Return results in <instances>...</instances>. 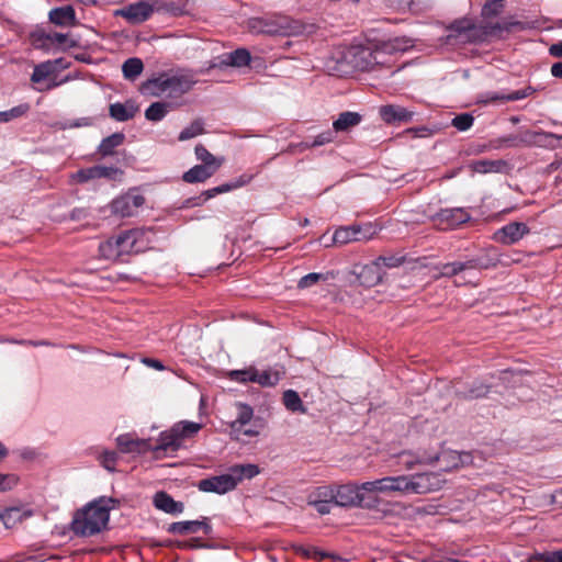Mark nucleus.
I'll use <instances>...</instances> for the list:
<instances>
[{"mask_svg": "<svg viewBox=\"0 0 562 562\" xmlns=\"http://www.w3.org/2000/svg\"><path fill=\"white\" fill-rule=\"evenodd\" d=\"M119 501L102 496L77 510L71 521V530L79 537H91L104 530L109 524L110 510Z\"/></svg>", "mask_w": 562, "mask_h": 562, "instance_id": "f257e3e1", "label": "nucleus"}, {"mask_svg": "<svg viewBox=\"0 0 562 562\" xmlns=\"http://www.w3.org/2000/svg\"><path fill=\"white\" fill-rule=\"evenodd\" d=\"M260 472L256 464H236L222 475L200 480L198 488L204 493L225 494L236 488L243 480H250Z\"/></svg>", "mask_w": 562, "mask_h": 562, "instance_id": "f03ea898", "label": "nucleus"}, {"mask_svg": "<svg viewBox=\"0 0 562 562\" xmlns=\"http://www.w3.org/2000/svg\"><path fill=\"white\" fill-rule=\"evenodd\" d=\"M193 85L194 81L187 75H162L145 81L140 87V92L149 97L179 98L189 92Z\"/></svg>", "mask_w": 562, "mask_h": 562, "instance_id": "7ed1b4c3", "label": "nucleus"}, {"mask_svg": "<svg viewBox=\"0 0 562 562\" xmlns=\"http://www.w3.org/2000/svg\"><path fill=\"white\" fill-rule=\"evenodd\" d=\"M248 25L255 33L272 36H291L300 33V26L289 16L255 18L249 20Z\"/></svg>", "mask_w": 562, "mask_h": 562, "instance_id": "20e7f679", "label": "nucleus"}, {"mask_svg": "<svg viewBox=\"0 0 562 562\" xmlns=\"http://www.w3.org/2000/svg\"><path fill=\"white\" fill-rule=\"evenodd\" d=\"M153 237L151 228H133L115 236L122 258L125 255L139 254L148 249Z\"/></svg>", "mask_w": 562, "mask_h": 562, "instance_id": "39448f33", "label": "nucleus"}, {"mask_svg": "<svg viewBox=\"0 0 562 562\" xmlns=\"http://www.w3.org/2000/svg\"><path fill=\"white\" fill-rule=\"evenodd\" d=\"M401 493L427 494L441 488L443 480L435 472L417 473L413 475H400Z\"/></svg>", "mask_w": 562, "mask_h": 562, "instance_id": "423d86ee", "label": "nucleus"}, {"mask_svg": "<svg viewBox=\"0 0 562 562\" xmlns=\"http://www.w3.org/2000/svg\"><path fill=\"white\" fill-rule=\"evenodd\" d=\"M411 47H413L412 41L405 37H395L386 42H383L374 50L371 49V57H369L371 70H374L376 67L380 66H387V55L404 53Z\"/></svg>", "mask_w": 562, "mask_h": 562, "instance_id": "0eeeda50", "label": "nucleus"}, {"mask_svg": "<svg viewBox=\"0 0 562 562\" xmlns=\"http://www.w3.org/2000/svg\"><path fill=\"white\" fill-rule=\"evenodd\" d=\"M145 203V198L136 190H131L127 193L113 200L111 204L112 212L121 217H130L137 213L138 209Z\"/></svg>", "mask_w": 562, "mask_h": 562, "instance_id": "6e6552de", "label": "nucleus"}, {"mask_svg": "<svg viewBox=\"0 0 562 562\" xmlns=\"http://www.w3.org/2000/svg\"><path fill=\"white\" fill-rule=\"evenodd\" d=\"M335 505L340 507L369 506L360 485L344 484L335 487Z\"/></svg>", "mask_w": 562, "mask_h": 562, "instance_id": "1a4fd4ad", "label": "nucleus"}, {"mask_svg": "<svg viewBox=\"0 0 562 562\" xmlns=\"http://www.w3.org/2000/svg\"><path fill=\"white\" fill-rule=\"evenodd\" d=\"M155 12L154 5L138 1L114 11L115 16L124 18L131 24H140L147 21Z\"/></svg>", "mask_w": 562, "mask_h": 562, "instance_id": "9d476101", "label": "nucleus"}, {"mask_svg": "<svg viewBox=\"0 0 562 562\" xmlns=\"http://www.w3.org/2000/svg\"><path fill=\"white\" fill-rule=\"evenodd\" d=\"M371 225L364 227L359 225L344 226L335 231L333 236L334 244H348L351 241H360L370 239L373 235Z\"/></svg>", "mask_w": 562, "mask_h": 562, "instance_id": "9b49d317", "label": "nucleus"}, {"mask_svg": "<svg viewBox=\"0 0 562 562\" xmlns=\"http://www.w3.org/2000/svg\"><path fill=\"white\" fill-rule=\"evenodd\" d=\"M352 274L356 276V280L360 285L371 288L382 281L384 272L378 267L375 261H372L368 265L356 266Z\"/></svg>", "mask_w": 562, "mask_h": 562, "instance_id": "f8f14e48", "label": "nucleus"}, {"mask_svg": "<svg viewBox=\"0 0 562 562\" xmlns=\"http://www.w3.org/2000/svg\"><path fill=\"white\" fill-rule=\"evenodd\" d=\"M379 114L386 124L394 125L409 123L414 116L413 111H409L408 109L397 104H386L380 106Z\"/></svg>", "mask_w": 562, "mask_h": 562, "instance_id": "ddd939ff", "label": "nucleus"}, {"mask_svg": "<svg viewBox=\"0 0 562 562\" xmlns=\"http://www.w3.org/2000/svg\"><path fill=\"white\" fill-rule=\"evenodd\" d=\"M530 229L525 223L512 222L495 233V239L504 245H513L529 234Z\"/></svg>", "mask_w": 562, "mask_h": 562, "instance_id": "4468645a", "label": "nucleus"}, {"mask_svg": "<svg viewBox=\"0 0 562 562\" xmlns=\"http://www.w3.org/2000/svg\"><path fill=\"white\" fill-rule=\"evenodd\" d=\"M401 482L398 476H385L374 481H368L360 485L362 493H382L401 492Z\"/></svg>", "mask_w": 562, "mask_h": 562, "instance_id": "2eb2a0df", "label": "nucleus"}, {"mask_svg": "<svg viewBox=\"0 0 562 562\" xmlns=\"http://www.w3.org/2000/svg\"><path fill=\"white\" fill-rule=\"evenodd\" d=\"M200 530L204 535L212 532V526L207 522V518H203V520L177 521L170 524L167 528V531L173 535L196 533Z\"/></svg>", "mask_w": 562, "mask_h": 562, "instance_id": "dca6fc26", "label": "nucleus"}, {"mask_svg": "<svg viewBox=\"0 0 562 562\" xmlns=\"http://www.w3.org/2000/svg\"><path fill=\"white\" fill-rule=\"evenodd\" d=\"M116 445L119 450L123 453H144L151 450V446L147 440L134 438L130 434L120 435L116 438Z\"/></svg>", "mask_w": 562, "mask_h": 562, "instance_id": "f3484780", "label": "nucleus"}, {"mask_svg": "<svg viewBox=\"0 0 562 562\" xmlns=\"http://www.w3.org/2000/svg\"><path fill=\"white\" fill-rule=\"evenodd\" d=\"M138 111L139 106L133 100H126L124 103H112L109 106V115L117 122L132 120Z\"/></svg>", "mask_w": 562, "mask_h": 562, "instance_id": "a211bd4d", "label": "nucleus"}, {"mask_svg": "<svg viewBox=\"0 0 562 562\" xmlns=\"http://www.w3.org/2000/svg\"><path fill=\"white\" fill-rule=\"evenodd\" d=\"M371 49L362 46L349 47V58L351 60V74L355 71H371Z\"/></svg>", "mask_w": 562, "mask_h": 562, "instance_id": "6ab92c4d", "label": "nucleus"}, {"mask_svg": "<svg viewBox=\"0 0 562 562\" xmlns=\"http://www.w3.org/2000/svg\"><path fill=\"white\" fill-rule=\"evenodd\" d=\"M48 19L50 23L57 26H74L77 24L76 11L72 5L52 9Z\"/></svg>", "mask_w": 562, "mask_h": 562, "instance_id": "aec40b11", "label": "nucleus"}, {"mask_svg": "<svg viewBox=\"0 0 562 562\" xmlns=\"http://www.w3.org/2000/svg\"><path fill=\"white\" fill-rule=\"evenodd\" d=\"M154 9L157 13H165L171 16H182L189 13V0H175V1H161L156 0L154 2Z\"/></svg>", "mask_w": 562, "mask_h": 562, "instance_id": "412c9836", "label": "nucleus"}, {"mask_svg": "<svg viewBox=\"0 0 562 562\" xmlns=\"http://www.w3.org/2000/svg\"><path fill=\"white\" fill-rule=\"evenodd\" d=\"M251 56L248 49L237 48L234 52L225 54L221 57L218 64H213L211 67H244L249 65Z\"/></svg>", "mask_w": 562, "mask_h": 562, "instance_id": "4be33fe9", "label": "nucleus"}, {"mask_svg": "<svg viewBox=\"0 0 562 562\" xmlns=\"http://www.w3.org/2000/svg\"><path fill=\"white\" fill-rule=\"evenodd\" d=\"M437 217L440 223H446L451 228L467 223L471 218L468 211L462 207L441 210Z\"/></svg>", "mask_w": 562, "mask_h": 562, "instance_id": "5701e85b", "label": "nucleus"}, {"mask_svg": "<svg viewBox=\"0 0 562 562\" xmlns=\"http://www.w3.org/2000/svg\"><path fill=\"white\" fill-rule=\"evenodd\" d=\"M182 446V442L177 435L176 431H173V426L162 431L159 436L158 443L155 447H151V450L155 452L164 451V452H175L179 450Z\"/></svg>", "mask_w": 562, "mask_h": 562, "instance_id": "b1692460", "label": "nucleus"}, {"mask_svg": "<svg viewBox=\"0 0 562 562\" xmlns=\"http://www.w3.org/2000/svg\"><path fill=\"white\" fill-rule=\"evenodd\" d=\"M471 166L479 173H506L509 170V164L504 159H480L473 161Z\"/></svg>", "mask_w": 562, "mask_h": 562, "instance_id": "393cba45", "label": "nucleus"}, {"mask_svg": "<svg viewBox=\"0 0 562 562\" xmlns=\"http://www.w3.org/2000/svg\"><path fill=\"white\" fill-rule=\"evenodd\" d=\"M154 505L158 509L172 515L181 514L184 509L183 503L175 501L166 492H158L155 494Z\"/></svg>", "mask_w": 562, "mask_h": 562, "instance_id": "a878e982", "label": "nucleus"}, {"mask_svg": "<svg viewBox=\"0 0 562 562\" xmlns=\"http://www.w3.org/2000/svg\"><path fill=\"white\" fill-rule=\"evenodd\" d=\"M450 31L457 33L463 42H475L474 38L479 34V26L470 20H458L450 25Z\"/></svg>", "mask_w": 562, "mask_h": 562, "instance_id": "bb28decb", "label": "nucleus"}, {"mask_svg": "<svg viewBox=\"0 0 562 562\" xmlns=\"http://www.w3.org/2000/svg\"><path fill=\"white\" fill-rule=\"evenodd\" d=\"M334 66H328L339 77L351 75V60L349 58V47L339 49L333 57Z\"/></svg>", "mask_w": 562, "mask_h": 562, "instance_id": "cd10ccee", "label": "nucleus"}, {"mask_svg": "<svg viewBox=\"0 0 562 562\" xmlns=\"http://www.w3.org/2000/svg\"><path fill=\"white\" fill-rule=\"evenodd\" d=\"M252 178H254V176L250 173H243L238 178H236L227 183H223L218 187L206 190V193H205L206 198H214L217 194L226 193L232 190L241 188V187L248 184L252 180Z\"/></svg>", "mask_w": 562, "mask_h": 562, "instance_id": "c85d7f7f", "label": "nucleus"}, {"mask_svg": "<svg viewBox=\"0 0 562 562\" xmlns=\"http://www.w3.org/2000/svg\"><path fill=\"white\" fill-rule=\"evenodd\" d=\"M440 458L441 456L438 453L427 454L426 452L417 454L403 452L401 454L402 463L407 470H412L416 464H431L439 461Z\"/></svg>", "mask_w": 562, "mask_h": 562, "instance_id": "c756f323", "label": "nucleus"}, {"mask_svg": "<svg viewBox=\"0 0 562 562\" xmlns=\"http://www.w3.org/2000/svg\"><path fill=\"white\" fill-rule=\"evenodd\" d=\"M490 385L482 381H473L469 386L457 390V395L463 400H476L485 397L490 393Z\"/></svg>", "mask_w": 562, "mask_h": 562, "instance_id": "7c9ffc66", "label": "nucleus"}, {"mask_svg": "<svg viewBox=\"0 0 562 562\" xmlns=\"http://www.w3.org/2000/svg\"><path fill=\"white\" fill-rule=\"evenodd\" d=\"M215 173L216 171L212 170L210 166L205 167L204 165L200 164L186 171L182 176V180L187 183H199L206 181Z\"/></svg>", "mask_w": 562, "mask_h": 562, "instance_id": "2f4dec72", "label": "nucleus"}, {"mask_svg": "<svg viewBox=\"0 0 562 562\" xmlns=\"http://www.w3.org/2000/svg\"><path fill=\"white\" fill-rule=\"evenodd\" d=\"M335 130L331 131V130H327L321 134H318L317 136H315V138L313 139V142H302L300 144H296V145H290L289 146V149L290 151L292 153H296V151H304L308 148H312V147H317V146H323L325 144H328V143H331L335 138Z\"/></svg>", "mask_w": 562, "mask_h": 562, "instance_id": "473e14b6", "label": "nucleus"}, {"mask_svg": "<svg viewBox=\"0 0 562 562\" xmlns=\"http://www.w3.org/2000/svg\"><path fill=\"white\" fill-rule=\"evenodd\" d=\"M362 116L357 112L346 111L339 114L338 119L334 121L333 128L335 132H346L349 128L358 125Z\"/></svg>", "mask_w": 562, "mask_h": 562, "instance_id": "72a5a7b5", "label": "nucleus"}, {"mask_svg": "<svg viewBox=\"0 0 562 562\" xmlns=\"http://www.w3.org/2000/svg\"><path fill=\"white\" fill-rule=\"evenodd\" d=\"M194 153H195L196 159L200 160L201 164L204 165L205 167L210 166V168L212 170L217 171L224 162V158L215 157L202 144H198L195 146Z\"/></svg>", "mask_w": 562, "mask_h": 562, "instance_id": "f704fd0d", "label": "nucleus"}, {"mask_svg": "<svg viewBox=\"0 0 562 562\" xmlns=\"http://www.w3.org/2000/svg\"><path fill=\"white\" fill-rule=\"evenodd\" d=\"M30 516L31 512H22L19 507H10L0 512V520L3 522L5 528H12L18 522Z\"/></svg>", "mask_w": 562, "mask_h": 562, "instance_id": "c9c22d12", "label": "nucleus"}, {"mask_svg": "<svg viewBox=\"0 0 562 562\" xmlns=\"http://www.w3.org/2000/svg\"><path fill=\"white\" fill-rule=\"evenodd\" d=\"M99 252H100V256L104 259L119 260L121 262L124 261V259L122 258V255L120 252L119 244H117L115 236H112L109 239H106L105 241H102L99 245Z\"/></svg>", "mask_w": 562, "mask_h": 562, "instance_id": "e433bc0d", "label": "nucleus"}, {"mask_svg": "<svg viewBox=\"0 0 562 562\" xmlns=\"http://www.w3.org/2000/svg\"><path fill=\"white\" fill-rule=\"evenodd\" d=\"M125 136L123 133H114L102 139L98 147V153L102 157L111 156L114 154V149L123 144Z\"/></svg>", "mask_w": 562, "mask_h": 562, "instance_id": "4c0bfd02", "label": "nucleus"}, {"mask_svg": "<svg viewBox=\"0 0 562 562\" xmlns=\"http://www.w3.org/2000/svg\"><path fill=\"white\" fill-rule=\"evenodd\" d=\"M172 109L171 102H154L145 111V117L151 122L161 121Z\"/></svg>", "mask_w": 562, "mask_h": 562, "instance_id": "58836bf2", "label": "nucleus"}, {"mask_svg": "<svg viewBox=\"0 0 562 562\" xmlns=\"http://www.w3.org/2000/svg\"><path fill=\"white\" fill-rule=\"evenodd\" d=\"M201 428H202V424L189 422V420H181L173 425V431L177 432L181 442L184 439L192 438L194 435H196L201 430Z\"/></svg>", "mask_w": 562, "mask_h": 562, "instance_id": "ea45409f", "label": "nucleus"}, {"mask_svg": "<svg viewBox=\"0 0 562 562\" xmlns=\"http://www.w3.org/2000/svg\"><path fill=\"white\" fill-rule=\"evenodd\" d=\"M144 70L143 61L137 57H132L123 63V76L127 80H135Z\"/></svg>", "mask_w": 562, "mask_h": 562, "instance_id": "a19ab883", "label": "nucleus"}, {"mask_svg": "<svg viewBox=\"0 0 562 562\" xmlns=\"http://www.w3.org/2000/svg\"><path fill=\"white\" fill-rule=\"evenodd\" d=\"M512 24L508 23H487L479 26V34L474 41L483 42L487 36L501 34L504 31H509Z\"/></svg>", "mask_w": 562, "mask_h": 562, "instance_id": "79ce46f5", "label": "nucleus"}, {"mask_svg": "<svg viewBox=\"0 0 562 562\" xmlns=\"http://www.w3.org/2000/svg\"><path fill=\"white\" fill-rule=\"evenodd\" d=\"M283 404L286 407V409L293 412V413H305L306 409L303 405V402L296 391L293 390H286L283 393Z\"/></svg>", "mask_w": 562, "mask_h": 562, "instance_id": "37998d69", "label": "nucleus"}, {"mask_svg": "<svg viewBox=\"0 0 562 562\" xmlns=\"http://www.w3.org/2000/svg\"><path fill=\"white\" fill-rule=\"evenodd\" d=\"M474 260L476 262L477 270L490 269L496 267L498 263V258L494 250H485L477 254L474 256Z\"/></svg>", "mask_w": 562, "mask_h": 562, "instance_id": "c03bdc74", "label": "nucleus"}, {"mask_svg": "<svg viewBox=\"0 0 562 562\" xmlns=\"http://www.w3.org/2000/svg\"><path fill=\"white\" fill-rule=\"evenodd\" d=\"M238 413L236 420L232 424V428L234 430H239L241 426L248 424L252 416H254V409L251 406L247 404L239 403L237 405Z\"/></svg>", "mask_w": 562, "mask_h": 562, "instance_id": "a18cd8bd", "label": "nucleus"}, {"mask_svg": "<svg viewBox=\"0 0 562 562\" xmlns=\"http://www.w3.org/2000/svg\"><path fill=\"white\" fill-rule=\"evenodd\" d=\"M281 380V376L279 372H272V371H262L259 372L255 369V379L254 382L260 384L261 386H274L279 383Z\"/></svg>", "mask_w": 562, "mask_h": 562, "instance_id": "49530a36", "label": "nucleus"}, {"mask_svg": "<svg viewBox=\"0 0 562 562\" xmlns=\"http://www.w3.org/2000/svg\"><path fill=\"white\" fill-rule=\"evenodd\" d=\"M31 106L29 103H22L16 106H13L10 110L0 112V123L1 122H10L12 120L19 119L21 116H24L29 111Z\"/></svg>", "mask_w": 562, "mask_h": 562, "instance_id": "de8ad7c7", "label": "nucleus"}, {"mask_svg": "<svg viewBox=\"0 0 562 562\" xmlns=\"http://www.w3.org/2000/svg\"><path fill=\"white\" fill-rule=\"evenodd\" d=\"M204 133V123L201 119L194 120L179 134L180 140H188Z\"/></svg>", "mask_w": 562, "mask_h": 562, "instance_id": "09e8293b", "label": "nucleus"}, {"mask_svg": "<svg viewBox=\"0 0 562 562\" xmlns=\"http://www.w3.org/2000/svg\"><path fill=\"white\" fill-rule=\"evenodd\" d=\"M31 42L35 48L48 49L52 46L50 33L36 30L31 33Z\"/></svg>", "mask_w": 562, "mask_h": 562, "instance_id": "8fccbe9b", "label": "nucleus"}, {"mask_svg": "<svg viewBox=\"0 0 562 562\" xmlns=\"http://www.w3.org/2000/svg\"><path fill=\"white\" fill-rule=\"evenodd\" d=\"M308 499L335 503V487L329 485L319 486L310 495Z\"/></svg>", "mask_w": 562, "mask_h": 562, "instance_id": "3c124183", "label": "nucleus"}, {"mask_svg": "<svg viewBox=\"0 0 562 562\" xmlns=\"http://www.w3.org/2000/svg\"><path fill=\"white\" fill-rule=\"evenodd\" d=\"M327 280H328L327 273L311 272V273L302 277L299 280L297 286L300 289H307V288L315 285L319 281H327Z\"/></svg>", "mask_w": 562, "mask_h": 562, "instance_id": "603ef678", "label": "nucleus"}, {"mask_svg": "<svg viewBox=\"0 0 562 562\" xmlns=\"http://www.w3.org/2000/svg\"><path fill=\"white\" fill-rule=\"evenodd\" d=\"M474 122V117L470 113H461L456 115L452 121L451 125L456 127L460 132L468 131Z\"/></svg>", "mask_w": 562, "mask_h": 562, "instance_id": "864d4df0", "label": "nucleus"}, {"mask_svg": "<svg viewBox=\"0 0 562 562\" xmlns=\"http://www.w3.org/2000/svg\"><path fill=\"white\" fill-rule=\"evenodd\" d=\"M71 179L77 183H86L98 178L97 166H92L86 169H79L77 172L71 175Z\"/></svg>", "mask_w": 562, "mask_h": 562, "instance_id": "5fc2aeb1", "label": "nucleus"}, {"mask_svg": "<svg viewBox=\"0 0 562 562\" xmlns=\"http://www.w3.org/2000/svg\"><path fill=\"white\" fill-rule=\"evenodd\" d=\"M505 0H486L482 8V15L484 18H492L498 15L504 7Z\"/></svg>", "mask_w": 562, "mask_h": 562, "instance_id": "6e6d98bb", "label": "nucleus"}, {"mask_svg": "<svg viewBox=\"0 0 562 562\" xmlns=\"http://www.w3.org/2000/svg\"><path fill=\"white\" fill-rule=\"evenodd\" d=\"M50 38L52 45L58 44L63 45L66 48H72L78 46V42L74 38H70L67 34L54 32L50 33Z\"/></svg>", "mask_w": 562, "mask_h": 562, "instance_id": "4d7b16f0", "label": "nucleus"}, {"mask_svg": "<svg viewBox=\"0 0 562 562\" xmlns=\"http://www.w3.org/2000/svg\"><path fill=\"white\" fill-rule=\"evenodd\" d=\"M231 379L236 382H254L255 379V368H249L246 370H235L231 372Z\"/></svg>", "mask_w": 562, "mask_h": 562, "instance_id": "13d9d810", "label": "nucleus"}, {"mask_svg": "<svg viewBox=\"0 0 562 562\" xmlns=\"http://www.w3.org/2000/svg\"><path fill=\"white\" fill-rule=\"evenodd\" d=\"M375 263H378V267L382 269V267L386 268H395L403 263L404 259L403 257H396V256H380L375 260Z\"/></svg>", "mask_w": 562, "mask_h": 562, "instance_id": "bf43d9fd", "label": "nucleus"}, {"mask_svg": "<svg viewBox=\"0 0 562 562\" xmlns=\"http://www.w3.org/2000/svg\"><path fill=\"white\" fill-rule=\"evenodd\" d=\"M50 69L48 64H41L36 66L31 75L32 82H41L49 76Z\"/></svg>", "mask_w": 562, "mask_h": 562, "instance_id": "052dcab7", "label": "nucleus"}, {"mask_svg": "<svg viewBox=\"0 0 562 562\" xmlns=\"http://www.w3.org/2000/svg\"><path fill=\"white\" fill-rule=\"evenodd\" d=\"M532 560L543 562H562V549L551 552L537 553L532 557Z\"/></svg>", "mask_w": 562, "mask_h": 562, "instance_id": "680f3d73", "label": "nucleus"}, {"mask_svg": "<svg viewBox=\"0 0 562 562\" xmlns=\"http://www.w3.org/2000/svg\"><path fill=\"white\" fill-rule=\"evenodd\" d=\"M18 484V476L14 474L0 473V492L12 490Z\"/></svg>", "mask_w": 562, "mask_h": 562, "instance_id": "e2e57ef3", "label": "nucleus"}, {"mask_svg": "<svg viewBox=\"0 0 562 562\" xmlns=\"http://www.w3.org/2000/svg\"><path fill=\"white\" fill-rule=\"evenodd\" d=\"M460 272H462V266L459 265V261L448 262L440 267V274L442 277L450 278Z\"/></svg>", "mask_w": 562, "mask_h": 562, "instance_id": "0e129e2a", "label": "nucleus"}, {"mask_svg": "<svg viewBox=\"0 0 562 562\" xmlns=\"http://www.w3.org/2000/svg\"><path fill=\"white\" fill-rule=\"evenodd\" d=\"M98 178L116 179L122 171L116 167L97 166Z\"/></svg>", "mask_w": 562, "mask_h": 562, "instance_id": "69168bd1", "label": "nucleus"}, {"mask_svg": "<svg viewBox=\"0 0 562 562\" xmlns=\"http://www.w3.org/2000/svg\"><path fill=\"white\" fill-rule=\"evenodd\" d=\"M308 504L315 508V510L321 515L329 514L331 510V507L334 505V502H326V501H312L308 499Z\"/></svg>", "mask_w": 562, "mask_h": 562, "instance_id": "338daca9", "label": "nucleus"}, {"mask_svg": "<svg viewBox=\"0 0 562 562\" xmlns=\"http://www.w3.org/2000/svg\"><path fill=\"white\" fill-rule=\"evenodd\" d=\"M117 461V453L115 451H105L102 454V465L109 470L114 471V465Z\"/></svg>", "mask_w": 562, "mask_h": 562, "instance_id": "774afa93", "label": "nucleus"}]
</instances>
